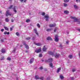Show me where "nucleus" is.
I'll list each match as a JSON object with an SVG mask.
<instances>
[{"instance_id": "obj_10", "label": "nucleus", "mask_w": 80, "mask_h": 80, "mask_svg": "<svg viewBox=\"0 0 80 80\" xmlns=\"http://www.w3.org/2000/svg\"><path fill=\"white\" fill-rule=\"evenodd\" d=\"M49 27H56V24H50L49 25Z\"/></svg>"}, {"instance_id": "obj_50", "label": "nucleus", "mask_w": 80, "mask_h": 80, "mask_svg": "<svg viewBox=\"0 0 80 80\" xmlns=\"http://www.w3.org/2000/svg\"><path fill=\"white\" fill-rule=\"evenodd\" d=\"M46 21H48V18H46Z\"/></svg>"}, {"instance_id": "obj_55", "label": "nucleus", "mask_w": 80, "mask_h": 80, "mask_svg": "<svg viewBox=\"0 0 80 80\" xmlns=\"http://www.w3.org/2000/svg\"><path fill=\"white\" fill-rule=\"evenodd\" d=\"M23 0H20V1L21 2H23Z\"/></svg>"}, {"instance_id": "obj_41", "label": "nucleus", "mask_w": 80, "mask_h": 80, "mask_svg": "<svg viewBox=\"0 0 80 80\" xmlns=\"http://www.w3.org/2000/svg\"><path fill=\"white\" fill-rule=\"evenodd\" d=\"M4 35H6V34H7V32H4Z\"/></svg>"}, {"instance_id": "obj_14", "label": "nucleus", "mask_w": 80, "mask_h": 80, "mask_svg": "<svg viewBox=\"0 0 80 80\" xmlns=\"http://www.w3.org/2000/svg\"><path fill=\"white\" fill-rule=\"evenodd\" d=\"M47 49V48L45 47V46H44L42 49L43 51L46 52Z\"/></svg>"}, {"instance_id": "obj_1", "label": "nucleus", "mask_w": 80, "mask_h": 80, "mask_svg": "<svg viewBox=\"0 0 80 80\" xmlns=\"http://www.w3.org/2000/svg\"><path fill=\"white\" fill-rule=\"evenodd\" d=\"M35 78L36 80H39L40 79V80H43L44 79L43 77H41L40 78L38 77V75L36 76H35Z\"/></svg>"}, {"instance_id": "obj_28", "label": "nucleus", "mask_w": 80, "mask_h": 80, "mask_svg": "<svg viewBox=\"0 0 80 80\" xmlns=\"http://www.w3.org/2000/svg\"><path fill=\"white\" fill-rule=\"evenodd\" d=\"M30 22V19H27L26 20V22H27V23H28V22Z\"/></svg>"}, {"instance_id": "obj_46", "label": "nucleus", "mask_w": 80, "mask_h": 80, "mask_svg": "<svg viewBox=\"0 0 80 80\" xmlns=\"http://www.w3.org/2000/svg\"><path fill=\"white\" fill-rule=\"evenodd\" d=\"M1 32H3L4 31V29H2L1 30Z\"/></svg>"}, {"instance_id": "obj_25", "label": "nucleus", "mask_w": 80, "mask_h": 80, "mask_svg": "<svg viewBox=\"0 0 80 80\" xmlns=\"http://www.w3.org/2000/svg\"><path fill=\"white\" fill-rule=\"evenodd\" d=\"M13 11L14 12H15V13H17V10H16V9H15V7H14L13 8Z\"/></svg>"}, {"instance_id": "obj_23", "label": "nucleus", "mask_w": 80, "mask_h": 80, "mask_svg": "<svg viewBox=\"0 0 80 80\" xmlns=\"http://www.w3.org/2000/svg\"><path fill=\"white\" fill-rule=\"evenodd\" d=\"M49 65L51 67V68H52L53 67V64L52 63H50L49 64Z\"/></svg>"}, {"instance_id": "obj_58", "label": "nucleus", "mask_w": 80, "mask_h": 80, "mask_svg": "<svg viewBox=\"0 0 80 80\" xmlns=\"http://www.w3.org/2000/svg\"><path fill=\"white\" fill-rule=\"evenodd\" d=\"M0 13H2V12L1 11H0Z\"/></svg>"}, {"instance_id": "obj_38", "label": "nucleus", "mask_w": 80, "mask_h": 80, "mask_svg": "<svg viewBox=\"0 0 80 80\" xmlns=\"http://www.w3.org/2000/svg\"><path fill=\"white\" fill-rule=\"evenodd\" d=\"M50 77H49L48 78L46 79V80H50Z\"/></svg>"}, {"instance_id": "obj_52", "label": "nucleus", "mask_w": 80, "mask_h": 80, "mask_svg": "<svg viewBox=\"0 0 80 80\" xmlns=\"http://www.w3.org/2000/svg\"><path fill=\"white\" fill-rule=\"evenodd\" d=\"M1 41L2 42H3V39H1Z\"/></svg>"}, {"instance_id": "obj_36", "label": "nucleus", "mask_w": 80, "mask_h": 80, "mask_svg": "<svg viewBox=\"0 0 80 80\" xmlns=\"http://www.w3.org/2000/svg\"><path fill=\"white\" fill-rule=\"evenodd\" d=\"M37 24V27H38V28H40V24H39L38 23Z\"/></svg>"}, {"instance_id": "obj_11", "label": "nucleus", "mask_w": 80, "mask_h": 80, "mask_svg": "<svg viewBox=\"0 0 80 80\" xmlns=\"http://www.w3.org/2000/svg\"><path fill=\"white\" fill-rule=\"evenodd\" d=\"M47 40H51L52 41V38L51 37H48L47 38Z\"/></svg>"}, {"instance_id": "obj_33", "label": "nucleus", "mask_w": 80, "mask_h": 80, "mask_svg": "<svg viewBox=\"0 0 80 80\" xmlns=\"http://www.w3.org/2000/svg\"><path fill=\"white\" fill-rule=\"evenodd\" d=\"M64 2H66V3H67L68 2H69V0H64Z\"/></svg>"}, {"instance_id": "obj_57", "label": "nucleus", "mask_w": 80, "mask_h": 80, "mask_svg": "<svg viewBox=\"0 0 80 80\" xmlns=\"http://www.w3.org/2000/svg\"><path fill=\"white\" fill-rule=\"evenodd\" d=\"M22 45H20V47H22Z\"/></svg>"}, {"instance_id": "obj_24", "label": "nucleus", "mask_w": 80, "mask_h": 80, "mask_svg": "<svg viewBox=\"0 0 80 80\" xmlns=\"http://www.w3.org/2000/svg\"><path fill=\"white\" fill-rule=\"evenodd\" d=\"M4 28L6 30H7V31L8 30V28L7 27H4Z\"/></svg>"}, {"instance_id": "obj_30", "label": "nucleus", "mask_w": 80, "mask_h": 80, "mask_svg": "<svg viewBox=\"0 0 80 80\" xmlns=\"http://www.w3.org/2000/svg\"><path fill=\"white\" fill-rule=\"evenodd\" d=\"M30 38H31L30 37L27 38H26V40H30Z\"/></svg>"}, {"instance_id": "obj_31", "label": "nucleus", "mask_w": 80, "mask_h": 80, "mask_svg": "<svg viewBox=\"0 0 80 80\" xmlns=\"http://www.w3.org/2000/svg\"><path fill=\"white\" fill-rule=\"evenodd\" d=\"M5 59H4V57H2L0 59V60H4Z\"/></svg>"}, {"instance_id": "obj_39", "label": "nucleus", "mask_w": 80, "mask_h": 80, "mask_svg": "<svg viewBox=\"0 0 80 80\" xmlns=\"http://www.w3.org/2000/svg\"><path fill=\"white\" fill-rule=\"evenodd\" d=\"M39 57H42V54H39Z\"/></svg>"}, {"instance_id": "obj_2", "label": "nucleus", "mask_w": 80, "mask_h": 80, "mask_svg": "<svg viewBox=\"0 0 80 80\" xmlns=\"http://www.w3.org/2000/svg\"><path fill=\"white\" fill-rule=\"evenodd\" d=\"M22 43L25 45L27 49H29V46H28L27 44H26V43L25 42L23 41L22 42Z\"/></svg>"}, {"instance_id": "obj_20", "label": "nucleus", "mask_w": 80, "mask_h": 80, "mask_svg": "<svg viewBox=\"0 0 80 80\" xmlns=\"http://www.w3.org/2000/svg\"><path fill=\"white\" fill-rule=\"evenodd\" d=\"M36 45H37L38 46H41L42 45V44L39 43H35Z\"/></svg>"}, {"instance_id": "obj_32", "label": "nucleus", "mask_w": 80, "mask_h": 80, "mask_svg": "<svg viewBox=\"0 0 80 80\" xmlns=\"http://www.w3.org/2000/svg\"><path fill=\"white\" fill-rule=\"evenodd\" d=\"M13 7V5H11L10 7H9V9H11Z\"/></svg>"}, {"instance_id": "obj_42", "label": "nucleus", "mask_w": 80, "mask_h": 80, "mask_svg": "<svg viewBox=\"0 0 80 80\" xmlns=\"http://www.w3.org/2000/svg\"><path fill=\"white\" fill-rule=\"evenodd\" d=\"M71 80H74V78L71 77Z\"/></svg>"}, {"instance_id": "obj_61", "label": "nucleus", "mask_w": 80, "mask_h": 80, "mask_svg": "<svg viewBox=\"0 0 80 80\" xmlns=\"http://www.w3.org/2000/svg\"><path fill=\"white\" fill-rule=\"evenodd\" d=\"M28 52V51H26V53H27Z\"/></svg>"}, {"instance_id": "obj_54", "label": "nucleus", "mask_w": 80, "mask_h": 80, "mask_svg": "<svg viewBox=\"0 0 80 80\" xmlns=\"http://www.w3.org/2000/svg\"><path fill=\"white\" fill-rule=\"evenodd\" d=\"M9 33L10 32H7V35H9Z\"/></svg>"}, {"instance_id": "obj_8", "label": "nucleus", "mask_w": 80, "mask_h": 80, "mask_svg": "<svg viewBox=\"0 0 80 80\" xmlns=\"http://www.w3.org/2000/svg\"><path fill=\"white\" fill-rule=\"evenodd\" d=\"M53 61V59L52 58H49L48 59V63H51Z\"/></svg>"}, {"instance_id": "obj_22", "label": "nucleus", "mask_w": 80, "mask_h": 80, "mask_svg": "<svg viewBox=\"0 0 80 80\" xmlns=\"http://www.w3.org/2000/svg\"><path fill=\"white\" fill-rule=\"evenodd\" d=\"M60 77L61 79L62 80V79H63V78H64L63 76H62V75H60Z\"/></svg>"}, {"instance_id": "obj_15", "label": "nucleus", "mask_w": 80, "mask_h": 80, "mask_svg": "<svg viewBox=\"0 0 80 80\" xmlns=\"http://www.w3.org/2000/svg\"><path fill=\"white\" fill-rule=\"evenodd\" d=\"M64 13L65 14H68L69 13V12L68 11H64Z\"/></svg>"}, {"instance_id": "obj_21", "label": "nucleus", "mask_w": 80, "mask_h": 80, "mask_svg": "<svg viewBox=\"0 0 80 80\" xmlns=\"http://www.w3.org/2000/svg\"><path fill=\"white\" fill-rule=\"evenodd\" d=\"M5 20L6 22H9V19L8 18H6Z\"/></svg>"}, {"instance_id": "obj_48", "label": "nucleus", "mask_w": 80, "mask_h": 80, "mask_svg": "<svg viewBox=\"0 0 80 80\" xmlns=\"http://www.w3.org/2000/svg\"><path fill=\"white\" fill-rule=\"evenodd\" d=\"M60 47H62V44H60L59 46Z\"/></svg>"}, {"instance_id": "obj_19", "label": "nucleus", "mask_w": 80, "mask_h": 80, "mask_svg": "<svg viewBox=\"0 0 80 80\" xmlns=\"http://www.w3.org/2000/svg\"><path fill=\"white\" fill-rule=\"evenodd\" d=\"M7 60H9V61H10V60H12V59L11 58H10V57H8L7 58Z\"/></svg>"}, {"instance_id": "obj_6", "label": "nucleus", "mask_w": 80, "mask_h": 80, "mask_svg": "<svg viewBox=\"0 0 80 80\" xmlns=\"http://www.w3.org/2000/svg\"><path fill=\"white\" fill-rule=\"evenodd\" d=\"M70 18H71L72 19H73L74 22H75V21H77V20L78 19L77 18H76L75 17H73L72 16H71L70 17Z\"/></svg>"}, {"instance_id": "obj_62", "label": "nucleus", "mask_w": 80, "mask_h": 80, "mask_svg": "<svg viewBox=\"0 0 80 80\" xmlns=\"http://www.w3.org/2000/svg\"><path fill=\"white\" fill-rule=\"evenodd\" d=\"M79 2H80V0H78Z\"/></svg>"}, {"instance_id": "obj_47", "label": "nucleus", "mask_w": 80, "mask_h": 80, "mask_svg": "<svg viewBox=\"0 0 80 80\" xmlns=\"http://www.w3.org/2000/svg\"><path fill=\"white\" fill-rule=\"evenodd\" d=\"M72 72H75V69H72Z\"/></svg>"}, {"instance_id": "obj_5", "label": "nucleus", "mask_w": 80, "mask_h": 80, "mask_svg": "<svg viewBox=\"0 0 80 80\" xmlns=\"http://www.w3.org/2000/svg\"><path fill=\"white\" fill-rule=\"evenodd\" d=\"M41 49V48H39V49L36 50L35 52L37 53H40V52H41V51H42Z\"/></svg>"}, {"instance_id": "obj_18", "label": "nucleus", "mask_w": 80, "mask_h": 80, "mask_svg": "<svg viewBox=\"0 0 80 80\" xmlns=\"http://www.w3.org/2000/svg\"><path fill=\"white\" fill-rule=\"evenodd\" d=\"M47 32H50V31H51V30H52V28H51L50 29H47L46 30Z\"/></svg>"}, {"instance_id": "obj_17", "label": "nucleus", "mask_w": 80, "mask_h": 80, "mask_svg": "<svg viewBox=\"0 0 80 80\" xmlns=\"http://www.w3.org/2000/svg\"><path fill=\"white\" fill-rule=\"evenodd\" d=\"M61 70V68H59L58 69L57 71V73H59V72H60V70Z\"/></svg>"}, {"instance_id": "obj_40", "label": "nucleus", "mask_w": 80, "mask_h": 80, "mask_svg": "<svg viewBox=\"0 0 80 80\" xmlns=\"http://www.w3.org/2000/svg\"><path fill=\"white\" fill-rule=\"evenodd\" d=\"M39 68L40 69V70H42V69H43V67H42V66H41Z\"/></svg>"}, {"instance_id": "obj_4", "label": "nucleus", "mask_w": 80, "mask_h": 80, "mask_svg": "<svg viewBox=\"0 0 80 80\" xmlns=\"http://www.w3.org/2000/svg\"><path fill=\"white\" fill-rule=\"evenodd\" d=\"M58 35H56L55 36V41L56 42H58Z\"/></svg>"}, {"instance_id": "obj_45", "label": "nucleus", "mask_w": 80, "mask_h": 80, "mask_svg": "<svg viewBox=\"0 0 80 80\" xmlns=\"http://www.w3.org/2000/svg\"><path fill=\"white\" fill-rule=\"evenodd\" d=\"M45 62H48V60H45Z\"/></svg>"}, {"instance_id": "obj_26", "label": "nucleus", "mask_w": 80, "mask_h": 80, "mask_svg": "<svg viewBox=\"0 0 80 80\" xmlns=\"http://www.w3.org/2000/svg\"><path fill=\"white\" fill-rule=\"evenodd\" d=\"M74 8H75V9H77V8H78V7L76 5H74Z\"/></svg>"}, {"instance_id": "obj_60", "label": "nucleus", "mask_w": 80, "mask_h": 80, "mask_svg": "<svg viewBox=\"0 0 80 80\" xmlns=\"http://www.w3.org/2000/svg\"><path fill=\"white\" fill-rule=\"evenodd\" d=\"M24 2H26V0H25L24 1Z\"/></svg>"}, {"instance_id": "obj_3", "label": "nucleus", "mask_w": 80, "mask_h": 80, "mask_svg": "<svg viewBox=\"0 0 80 80\" xmlns=\"http://www.w3.org/2000/svg\"><path fill=\"white\" fill-rule=\"evenodd\" d=\"M6 15L7 17H8V15H9L10 16H11V15H12V14L9 13V10H8L6 11Z\"/></svg>"}, {"instance_id": "obj_49", "label": "nucleus", "mask_w": 80, "mask_h": 80, "mask_svg": "<svg viewBox=\"0 0 80 80\" xmlns=\"http://www.w3.org/2000/svg\"><path fill=\"white\" fill-rule=\"evenodd\" d=\"M15 51H16V50L15 49H14L13 50V52H15Z\"/></svg>"}, {"instance_id": "obj_43", "label": "nucleus", "mask_w": 80, "mask_h": 80, "mask_svg": "<svg viewBox=\"0 0 80 80\" xmlns=\"http://www.w3.org/2000/svg\"><path fill=\"white\" fill-rule=\"evenodd\" d=\"M57 28H56L54 30V32H56V30H57Z\"/></svg>"}, {"instance_id": "obj_27", "label": "nucleus", "mask_w": 80, "mask_h": 80, "mask_svg": "<svg viewBox=\"0 0 80 80\" xmlns=\"http://www.w3.org/2000/svg\"><path fill=\"white\" fill-rule=\"evenodd\" d=\"M44 18H49V16H45L44 17Z\"/></svg>"}, {"instance_id": "obj_56", "label": "nucleus", "mask_w": 80, "mask_h": 80, "mask_svg": "<svg viewBox=\"0 0 80 80\" xmlns=\"http://www.w3.org/2000/svg\"><path fill=\"white\" fill-rule=\"evenodd\" d=\"M78 30L79 32H80V29H78Z\"/></svg>"}, {"instance_id": "obj_7", "label": "nucleus", "mask_w": 80, "mask_h": 80, "mask_svg": "<svg viewBox=\"0 0 80 80\" xmlns=\"http://www.w3.org/2000/svg\"><path fill=\"white\" fill-rule=\"evenodd\" d=\"M60 56V55L59 54H55L54 56L56 58H59V57Z\"/></svg>"}, {"instance_id": "obj_63", "label": "nucleus", "mask_w": 80, "mask_h": 80, "mask_svg": "<svg viewBox=\"0 0 80 80\" xmlns=\"http://www.w3.org/2000/svg\"><path fill=\"white\" fill-rule=\"evenodd\" d=\"M42 62H43V60H42Z\"/></svg>"}, {"instance_id": "obj_12", "label": "nucleus", "mask_w": 80, "mask_h": 80, "mask_svg": "<svg viewBox=\"0 0 80 80\" xmlns=\"http://www.w3.org/2000/svg\"><path fill=\"white\" fill-rule=\"evenodd\" d=\"M48 53L49 54V55H52V57H53V56H54L53 53V52H52L51 51H49L48 52Z\"/></svg>"}, {"instance_id": "obj_37", "label": "nucleus", "mask_w": 80, "mask_h": 80, "mask_svg": "<svg viewBox=\"0 0 80 80\" xmlns=\"http://www.w3.org/2000/svg\"><path fill=\"white\" fill-rule=\"evenodd\" d=\"M16 35H17V36H19V33L18 32H16Z\"/></svg>"}, {"instance_id": "obj_44", "label": "nucleus", "mask_w": 80, "mask_h": 80, "mask_svg": "<svg viewBox=\"0 0 80 80\" xmlns=\"http://www.w3.org/2000/svg\"><path fill=\"white\" fill-rule=\"evenodd\" d=\"M10 31H12L13 30V28H10Z\"/></svg>"}, {"instance_id": "obj_9", "label": "nucleus", "mask_w": 80, "mask_h": 80, "mask_svg": "<svg viewBox=\"0 0 80 80\" xmlns=\"http://www.w3.org/2000/svg\"><path fill=\"white\" fill-rule=\"evenodd\" d=\"M34 61V58H32L30 59V62H29L31 64H32V63H33V62Z\"/></svg>"}, {"instance_id": "obj_35", "label": "nucleus", "mask_w": 80, "mask_h": 80, "mask_svg": "<svg viewBox=\"0 0 80 80\" xmlns=\"http://www.w3.org/2000/svg\"><path fill=\"white\" fill-rule=\"evenodd\" d=\"M64 7H67V4L65 3H64Z\"/></svg>"}, {"instance_id": "obj_13", "label": "nucleus", "mask_w": 80, "mask_h": 80, "mask_svg": "<svg viewBox=\"0 0 80 80\" xmlns=\"http://www.w3.org/2000/svg\"><path fill=\"white\" fill-rule=\"evenodd\" d=\"M5 51H6L5 49L3 48L2 49L1 52L2 53H4L5 52Z\"/></svg>"}, {"instance_id": "obj_64", "label": "nucleus", "mask_w": 80, "mask_h": 80, "mask_svg": "<svg viewBox=\"0 0 80 80\" xmlns=\"http://www.w3.org/2000/svg\"><path fill=\"white\" fill-rule=\"evenodd\" d=\"M9 1H11V0H9Z\"/></svg>"}, {"instance_id": "obj_59", "label": "nucleus", "mask_w": 80, "mask_h": 80, "mask_svg": "<svg viewBox=\"0 0 80 80\" xmlns=\"http://www.w3.org/2000/svg\"><path fill=\"white\" fill-rule=\"evenodd\" d=\"M76 2H77V3L78 2V0H76Z\"/></svg>"}, {"instance_id": "obj_53", "label": "nucleus", "mask_w": 80, "mask_h": 80, "mask_svg": "<svg viewBox=\"0 0 80 80\" xmlns=\"http://www.w3.org/2000/svg\"><path fill=\"white\" fill-rule=\"evenodd\" d=\"M66 43L67 44H68V41H66Z\"/></svg>"}, {"instance_id": "obj_29", "label": "nucleus", "mask_w": 80, "mask_h": 80, "mask_svg": "<svg viewBox=\"0 0 80 80\" xmlns=\"http://www.w3.org/2000/svg\"><path fill=\"white\" fill-rule=\"evenodd\" d=\"M72 57L73 56H72V55H69V58H72Z\"/></svg>"}, {"instance_id": "obj_34", "label": "nucleus", "mask_w": 80, "mask_h": 80, "mask_svg": "<svg viewBox=\"0 0 80 80\" xmlns=\"http://www.w3.org/2000/svg\"><path fill=\"white\" fill-rule=\"evenodd\" d=\"M45 15V12H43L42 13V16H44Z\"/></svg>"}, {"instance_id": "obj_51", "label": "nucleus", "mask_w": 80, "mask_h": 80, "mask_svg": "<svg viewBox=\"0 0 80 80\" xmlns=\"http://www.w3.org/2000/svg\"><path fill=\"white\" fill-rule=\"evenodd\" d=\"M11 22H14V20H13V19H12L11 20Z\"/></svg>"}, {"instance_id": "obj_16", "label": "nucleus", "mask_w": 80, "mask_h": 80, "mask_svg": "<svg viewBox=\"0 0 80 80\" xmlns=\"http://www.w3.org/2000/svg\"><path fill=\"white\" fill-rule=\"evenodd\" d=\"M34 32H35V33H36V35H38V32H37V29H34Z\"/></svg>"}]
</instances>
